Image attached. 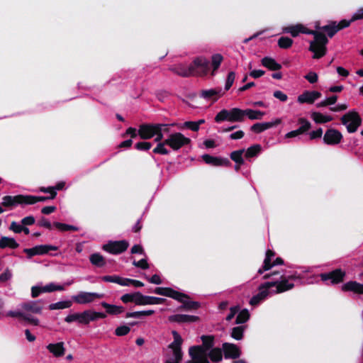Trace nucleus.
I'll return each instance as SVG.
<instances>
[{
    "instance_id": "18",
    "label": "nucleus",
    "mask_w": 363,
    "mask_h": 363,
    "mask_svg": "<svg viewBox=\"0 0 363 363\" xmlns=\"http://www.w3.org/2000/svg\"><path fill=\"white\" fill-rule=\"evenodd\" d=\"M298 123L301 126L296 130L287 133L285 135L286 138H292L299 135L304 134L311 128V123L305 118H299Z\"/></svg>"
},
{
    "instance_id": "52",
    "label": "nucleus",
    "mask_w": 363,
    "mask_h": 363,
    "mask_svg": "<svg viewBox=\"0 0 363 363\" xmlns=\"http://www.w3.org/2000/svg\"><path fill=\"white\" fill-rule=\"evenodd\" d=\"M178 128L181 129L186 128L194 132L199 130L196 121H186L182 125H179Z\"/></svg>"
},
{
    "instance_id": "60",
    "label": "nucleus",
    "mask_w": 363,
    "mask_h": 363,
    "mask_svg": "<svg viewBox=\"0 0 363 363\" xmlns=\"http://www.w3.org/2000/svg\"><path fill=\"white\" fill-rule=\"evenodd\" d=\"M353 21H352V18L350 20H346V19H343L342 21H340L338 23H336V27H337V30H342L345 28H347L350 26L351 23H352Z\"/></svg>"
},
{
    "instance_id": "35",
    "label": "nucleus",
    "mask_w": 363,
    "mask_h": 363,
    "mask_svg": "<svg viewBox=\"0 0 363 363\" xmlns=\"http://www.w3.org/2000/svg\"><path fill=\"white\" fill-rule=\"evenodd\" d=\"M317 28L325 32L327 35L330 38H333L338 32L336 27V21H330L329 24L322 27L318 26Z\"/></svg>"
},
{
    "instance_id": "15",
    "label": "nucleus",
    "mask_w": 363,
    "mask_h": 363,
    "mask_svg": "<svg viewBox=\"0 0 363 363\" xmlns=\"http://www.w3.org/2000/svg\"><path fill=\"white\" fill-rule=\"evenodd\" d=\"M158 127V123H143L139 126L138 134L140 139L147 140L152 138Z\"/></svg>"
},
{
    "instance_id": "53",
    "label": "nucleus",
    "mask_w": 363,
    "mask_h": 363,
    "mask_svg": "<svg viewBox=\"0 0 363 363\" xmlns=\"http://www.w3.org/2000/svg\"><path fill=\"white\" fill-rule=\"evenodd\" d=\"M152 147V143L150 142H138L135 143V148L139 151H147Z\"/></svg>"
},
{
    "instance_id": "50",
    "label": "nucleus",
    "mask_w": 363,
    "mask_h": 363,
    "mask_svg": "<svg viewBox=\"0 0 363 363\" xmlns=\"http://www.w3.org/2000/svg\"><path fill=\"white\" fill-rule=\"evenodd\" d=\"M293 42V40L289 37L281 36L278 40V45L280 48L288 49L291 47Z\"/></svg>"
},
{
    "instance_id": "57",
    "label": "nucleus",
    "mask_w": 363,
    "mask_h": 363,
    "mask_svg": "<svg viewBox=\"0 0 363 363\" xmlns=\"http://www.w3.org/2000/svg\"><path fill=\"white\" fill-rule=\"evenodd\" d=\"M40 191L50 194L49 198H50L51 199H54L57 196V191H55L53 186H42L40 188Z\"/></svg>"
},
{
    "instance_id": "37",
    "label": "nucleus",
    "mask_w": 363,
    "mask_h": 363,
    "mask_svg": "<svg viewBox=\"0 0 363 363\" xmlns=\"http://www.w3.org/2000/svg\"><path fill=\"white\" fill-rule=\"evenodd\" d=\"M274 283H271L269 281L259 285L258 288V295L262 298V300H264L269 295V289L272 287H274Z\"/></svg>"
},
{
    "instance_id": "27",
    "label": "nucleus",
    "mask_w": 363,
    "mask_h": 363,
    "mask_svg": "<svg viewBox=\"0 0 363 363\" xmlns=\"http://www.w3.org/2000/svg\"><path fill=\"white\" fill-rule=\"evenodd\" d=\"M220 89H203L200 91L199 96L206 100L216 101L220 97Z\"/></svg>"
},
{
    "instance_id": "17",
    "label": "nucleus",
    "mask_w": 363,
    "mask_h": 363,
    "mask_svg": "<svg viewBox=\"0 0 363 363\" xmlns=\"http://www.w3.org/2000/svg\"><path fill=\"white\" fill-rule=\"evenodd\" d=\"M203 162L213 167H230V161L225 157H215L208 154H204L201 156Z\"/></svg>"
},
{
    "instance_id": "61",
    "label": "nucleus",
    "mask_w": 363,
    "mask_h": 363,
    "mask_svg": "<svg viewBox=\"0 0 363 363\" xmlns=\"http://www.w3.org/2000/svg\"><path fill=\"white\" fill-rule=\"evenodd\" d=\"M38 225L40 227H43L49 230L52 229V224L46 218L43 216L41 217V218L38 220Z\"/></svg>"
},
{
    "instance_id": "21",
    "label": "nucleus",
    "mask_w": 363,
    "mask_h": 363,
    "mask_svg": "<svg viewBox=\"0 0 363 363\" xmlns=\"http://www.w3.org/2000/svg\"><path fill=\"white\" fill-rule=\"evenodd\" d=\"M168 320L171 323H194L199 320V317L186 314H175L169 316Z\"/></svg>"
},
{
    "instance_id": "4",
    "label": "nucleus",
    "mask_w": 363,
    "mask_h": 363,
    "mask_svg": "<svg viewBox=\"0 0 363 363\" xmlns=\"http://www.w3.org/2000/svg\"><path fill=\"white\" fill-rule=\"evenodd\" d=\"M245 110L239 108H233L230 110L223 109L217 113L214 120L216 123H221L224 121L230 122H242L245 120Z\"/></svg>"
},
{
    "instance_id": "40",
    "label": "nucleus",
    "mask_w": 363,
    "mask_h": 363,
    "mask_svg": "<svg viewBox=\"0 0 363 363\" xmlns=\"http://www.w3.org/2000/svg\"><path fill=\"white\" fill-rule=\"evenodd\" d=\"M265 115V113L259 110H253L250 108L245 109V116L250 120H261Z\"/></svg>"
},
{
    "instance_id": "5",
    "label": "nucleus",
    "mask_w": 363,
    "mask_h": 363,
    "mask_svg": "<svg viewBox=\"0 0 363 363\" xmlns=\"http://www.w3.org/2000/svg\"><path fill=\"white\" fill-rule=\"evenodd\" d=\"M362 121L359 114L355 111H349L341 118L342 123L347 125V130L350 133L356 132L361 125Z\"/></svg>"
},
{
    "instance_id": "1",
    "label": "nucleus",
    "mask_w": 363,
    "mask_h": 363,
    "mask_svg": "<svg viewBox=\"0 0 363 363\" xmlns=\"http://www.w3.org/2000/svg\"><path fill=\"white\" fill-rule=\"evenodd\" d=\"M307 34L313 35L314 40L311 41L309 51L313 52V59H320L325 56L327 52L326 45L328 43L327 36L320 31L308 30Z\"/></svg>"
},
{
    "instance_id": "23",
    "label": "nucleus",
    "mask_w": 363,
    "mask_h": 363,
    "mask_svg": "<svg viewBox=\"0 0 363 363\" xmlns=\"http://www.w3.org/2000/svg\"><path fill=\"white\" fill-rule=\"evenodd\" d=\"M341 290L344 292H353L356 294H363V284L356 281H350L342 285Z\"/></svg>"
},
{
    "instance_id": "34",
    "label": "nucleus",
    "mask_w": 363,
    "mask_h": 363,
    "mask_svg": "<svg viewBox=\"0 0 363 363\" xmlns=\"http://www.w3.org/2000/svg\"><path fill=\"white\" fill-rule=\"evenodd\" d=\"M89 261L92 265L99 268L104 267L106 264V261L105 258L100 253L98 252L91 254L89 256Z\"/></svg>"
},
{
    "instance_id": "29",
    "label": "nucleus",
    "mask_w": 363,
    "mask_h": 363,
    "mask_svg": "<svg viewBox=\"0 0 363 363\" xmlns=\"http://www.w3.org/2000/svg\"><path fill=\"white\" fill-rule=\"evenodd\" d=\"M18 247L19 244L13 238L2 236L0 238V249L10 248L15 250Z\"/></svg>"
},
{
    "instance_id": "43",
    "label": "nucleus",
    "mask_w": 363,
    "mask_h": 363,
    "mask_svg": "<svg viewBox=\"0 0 363 363\" xmlns=\"http://www.w3.org/2000/svg\"><path fill=\"white\" fill-rule=\"evenodd\" d=\"M209 358L213 362H219L223 359L222 349L216 347L211 350L208 354Z\"/></svg>"
},
{
    "instance_id": "20",
    "label": "nucleus",
    "mask_w": 363,
    "mask_h": 363,
    "mask_svg": "<svg viewBox=\"0 0 363 363\" xmlns=\"http://www.w3.org/2000/svg\"><path fill=\"white\" fill-rule=\"evenodd\" d=\"M281 123L280 118H277L274 121L257 123L252 125L250 130L255 133H260L266 130L275 127Z\"/></svg>"
},
{
    "instance_id": "16",
    "label": "nucleus",
    "mask_w": 363,
    "mask_h": 363,
    "mask_svg": "<svg viewBox=\"0 0 363 363\" xmlns=\"http://www.w3.org/2000/svg\"><path fill=\"white\" fill-rule=\"evenodd\" d=\"M271 283H274V286L276 287L274 291L275 294H281L286 291L291 290L294 287L293 283H289L288 278L284 274L280 275L279 279H274L270 281Z\"/></svg>"
},
{
    "instance_id": "33",
    "label": "nucleus",
    "mask_w": 363,
    "mask_h": 363,
    "mask_svg": "<svg viewBox=\"0 0 363 363\" xmlns=\"http://www.w3.org/2000/svg\"><path fill=\"white\" fill-rule=\"evenodd\" d=\"M186 298H182V301H179L182 305L179 307L180 310L184 311H194L200 308L201 303L198 301L185 300Z\"/></svg>"
},
{
    "instance_id": "62",
    "label": "nucleus",
    "mask_w": 363,
    "mask_h": 363,
    "mask_svg": "<svg viewBox=\"0 0 363 363\" xmlns=\"http://www.w3.org/2000/svg\"><path fill=\"white\" fill-rule=\"evenodd\" d=\"M273 96L276 99L280 100L282 102H285L288 99L287 95L286 94H284V92H282L281 91H279V90L275 91L274 92V94H273Z\"/></svg>"
},
{
    "instance_id": "30",
    "label": "nucleus",
    "mask_w": 363,
    "mask_h": 363,
    "mask_svg": "<svg viewBox=\"0 0 363 363\" xmlns=\"http://www.w3.org/2000/svg\"><path fill=\"white\" fill-rule=\"evenodd\" d=\"M262 65L272 71H278L281 69V65L270 57H264L261 60Z\"/></svg>"
},
{
    "instance_id": "59",
    "label": "nucleus",
    "mask_w": 363,
    "mask_h": 363,
    "mask_svg": "<svg viewBox=\"0 0 363 363\" xmlns=\"http://www.w3.org/2000/svg\"><path fill=\"white\" fill-rule=\"evenodd\" d=\"M304 78L308 80L311 84H314L318 82V76L314 72H309Z\"/></svg>"
},
{
    "instance_id": "14",
    "label": "nucleus",
    "mask_w": 363,
    "mask_h": 363,
    "mask_svg": "<svg viewBox=\"0 0 363 363\" xmlns=\"http://www.w3.org/2000/svg\"><path fill=\"white\" fill-rule=\"evenodd\" d=\"M103 297V294L81 291L78 294L72 296V299L78 304H86L93 302L96 298Z\"/></svg>"
},
{
    "instance_id": "47",
    "label": "nucleus",
    "mask_w": 363,
    "mask_h": 363,
    "mask_svg": "<svg viewBox=\"0 0 363 363\" xmlns=\"http://www.w3.org/2000/svg\"><path fill=\"white\" fill-rule=\"evenodd\" d=\"M245 328L246 326L243 325L233 328L230 333L231 337L237 340H242L243 338V333Z\"/></svg>"
},
{
    "instance_id": "41",
    "label": "nucleus",
    "mask_w": 363,
    "mask_h": 363,
    "mask_svg": "<svg viewBox=\"0 0 363 363\" xmlns=\"http://www.w3.org/2000/svg\"><path fill=\"white\" fill-rule=\"evenodd\" d=\"M155 313V311L153 310H147V311H135V312H127L125 314V318H140L143 316H149L152 315Z\"/></svg>"
},
{
    "instance_id": "63",
    "label": "nucleus",
    "mask_w": 363,
    "mask_h": 363,
    "mask_svg": "<svg viewBox=\"0 0 363 363\" xmlns=\"http://www.w3.org/2000/svg\"><path fill=\"white\" fill-rule=\"evenodd\" d=\"M23 225L17 223L16 221L11 222L9 230H12L15 233H21L22 232Z\"/></svg>"
},
{
    "instance_id": "19",
    "label": "nucleus",
    "mask_w": 363,
    "mask_h": 363,
    "mask_svg": "<svg viewBox=\"0 0 363 363\" xmlns=\"http://www.w3.org/2000/svg\"><path fill=\"white\" fill-rule=\"evenodd\" d=\"M222 350L225 359H237L241 354L240 348L233 343L224 342L222 345Z\"/></svg>"
},
{
    "instance_id": "6",
    "label": "nucleus",
    "mask_w": 363,
    "mask_h": 363,
    "mask_svg": "<svg viewBox=\"0 0 363 363\" xmlns=\"http://www.w3.org/2000/svg\"><path fill=\"white\" fill-rule=\"evenodd\" d=\"M209 61L204 57L195 58L190 64L192 76L203 77L208 74L210 66Z\"/></svg>"
},
{
    "instance_id": "32",
    "label": "nucleus",
    "mask_w": 363,
    "mask_h": 363,
    "mask_svg": "<svg viewBox=\"0 0 363 363\" xmlns=\"http://www.w3.org/2000/svg\"><path fill=\"white\" fill-rule=\"evenodd\" d=\"M169 70L182 77H189L192 76L193 74V72H191L190 65L186 67L184 65H179L175 67H170Z\"/></svg>"
},
{
    "instance_id": "26",
    "label": "nucleus",
    "mask_w": 363,
    "mask_h": 363,
    "mask_svg": "<svg viewBox=\"0 0 363 363\" xmlns=\"http://www.w3.org/2000/svg\"><path fill=\"white\" fill-rule=\"evenodd\" d=\"M276 253L274 251L272 250H267L266 252L265 258L264 259L262 267L259 269L257 273L259 274H263L264 272L271 269L273 267V264H272V259L275 256Z\"/></svg>"
},
{
    "instance_id": "46",
    "label": "nucleus",
    "mask_w": 363,
    "mask_h": 363,
    "mask_svg": "<svg viewBox=\"0 0 363 363\" xmlns=\"http://www.w3.org/2000/svg\"><path fill=\"white\" fill-rule=\"evenodd\" d=\"M250 315L247 309H242L238 314L235 319V324H242L246 323L250 319Z\"/></svg>"
},
{
    "instance_id": "51",
    "label": "nucleus",
    "mask_w": 363,
    "mask_h": 363,
    "mask_svg": "<svg viewBox=\"0 0 363 363\" xmlns=\"http://www.w3.org/2000/svg\"><path fill=\"white\" fill-rule=\"evenodd\" d=\"M165 145H167V144L164 143V140L157 143V146L153 149L152 152L160 155H168L169 151L165 147Z\"/></svg>"
},
{
    "instance_id": "55",
    "label": "nucleus",
    "mask_w": 363,
    "mask_h": 363,
    "mask_svg": "<svg viewBox=\"0 0 363 363\" xmlns=\"http://www.w3.org/2000/svg\"><path fill=\"white\" fill-rule=\"evenodd\" d=\"M130 328L128 325H121L115 330V335L117 336H124L129 333Z\"/></svg>"
},
{
    "instance_id": "58",
    "label": "nucleus",
    "mask_w": 363,
    "mask_h": 363,
    "mask_svg": "<svg viewBox=\"0 0 363 363\" xmlns=\"http://www.w3.org/2000/svg\"><path fill=\"white\" fill-rule=\"evenodd\" d=\"M133 264L135 267L140 268L142 269H147L150 267L149 264L147 263V261L145 259H142L139 261L134 260L133 262Z\"/></svg>"
},
{
    "instance_id": "48",
    "label": "nucleus",
    "mask_w": 363,
    "mask_h": 363,
    "mask_svg": "<svg viewBox=\"0 0 363 363\" xmlns=\"http://www.w3.org/2000/svg\"><path fill=\"white\" fill-rule=\"evenodd\" d=\"M223 60V57L220 54H214L212 55L211 65L213 67V72H212L213 75L214 74V72L216 71L219 68Z\"/></svg>"
},
{
    "instance_id": "11",
    "label": "nucleus",
    "mask_w": 363,
    "mask_h": 363,
    "mask_svg": "<svg viewBox=\"0 0 363 363\" xmlns=\"http://www.w3.org/2000/svg\"><path fill=\"white\" fill-rule=\"evenodd\" d=\"M18 205H27L26 195L4 196L2 198L1 206L5 208L12 209Z\"/></svg>"
},
{
    "instance_id": "10",
    "label": "nucleus",
    "mask_w": 363,
    "mask_h": 363,
    "mask_svg": "<svg viewBox=\"0 0 363 363\" xmlns=\"http://www.w3.org/2000/svg\"><path fill=\"white\" fill-rule=\"evenodd\" d=\"M345 276V272L341 269H335L330 272L320 274L322 281H330L333 285L343 282Z\"/></svg>"
},
{
    "instance_id": "13",
    "label": "nucleus",
    "mask_w": 363,
    "mask_h": 363,
    "mask_svg": "<svg viewBox=\"0 0 363 363\" xmlns=\"http://www.w3.org/2000/svg\"><path fill=\"white\" fill-rule=\"evenodd\" d=\"M342 138V134L340 130L330 128L325 132L323 140L325 145L334 146L340 143Z\"/></svg>"
},
{
    "instance_id": "31",
    "label": "nucleus",
    "mask_w": 363,
    "mask_h": 363,
    "mask_svg": "<svg viewBox=\"0 0 363 363\" xmlns=\"http://www.w3.org/2000/svg\"><path fill=\"white\" fill-rule=\"evenodd\" d=\"M101 306L106 309V312L109 315H118L125 311L123 306L113 305L106 302H101Z\"/></svg>"
},
{
    "instance_id": "45",
    "label": "nucleus",
    "mask_w": 363,
    "mask_h": 363,
    "mask_svg": "<svg viewBox=\"0 0 363 363\" xmlns=\"http://www.w3.org/2000/svg\"><path fill=\"white\" fill-rule=\"evenodd\" d=\"M298 102L300 104H313V99L312 96V92L311 91H305L302 94L298 96L297 99Z\"/></svg>"
},
{
    "instance_id": "8",
    "label": "nucleus",
    "mask_w": 363,
    "mask_h": 363,
    "mask_svg": "<svg viewBox=\"0 0 363 363\" xmlns=\"http://www.w3.org/2000/svg\"><path fill=\"white\" fill-rule=\"evenodd\" d=\"M129 246L128 241L123 240L118 241H109L103 245L102 249L113 255L121 254L126 251Z\"/></svg>"
},
{
    "instance_id": "49",
    "label": "nucleus",
    "mask_w": 363,
    "mask_h": 363,
    "mask_svg": "<svg viewBox=\"0 0 363 363\" xmlns=\"http://www.w3.org/2000/svg\"><path fill=\"white\" fill-rule=\"evenodd\" d=\"M27 196V205H32L35 204L38 202H44L49 199H51L49 198V196H33V195H26Z\"/></svg>"
},
{
    "instance_id": "64",
    "label": "nucleus",
    "mask_w": 363,
    "mask_h": 363,
    "mask_svg": "<svg viewBox=\"0 0 363 363\" xmlns=\"http://www.w3.org/2000/svg\"><path fill=\"white\" fill-rule=\"evenodd\" d=\"M363 19V8L359 9L352 16V21Z\"/></svg>"
},
{
    "instance_id": "25",
    "label": "nucleus",
    "mask_w": 363,
    "mask_h": 363,
    "mask_svg": "<svg viewBox=\"0 0 363 363\" xmlns=\"http://www.w3.org/2000/svg\"><path fill=\"white\" fill-rule=\"evenodd\" d=\"M21 307L23 310L26 311H30L33 313L40 314L42 312L43 306L41 304V301H32L23 303L21 305Z\"/></svg>"
},
{
    "instance_id": "54",
    "label": "nucleus",
    "mask_w": 363,
    "mask_h": 363,
    "mask_svg": "<svg viewBox=\"0 0 363 363\" xmlns=\"http://www.w3.org/2000/svg\"><path fill=\"white\" fill-rule=\"evenodd\" d=\"M235 79V72H233V71L230 72L228 74L226 82H225V89L226 91H228L230 89V87L232 86V85L234 83Z\"/></svg>"
},
{
    "instance_id": "44",
    "label": "nucleus",
    "mask_w": 363,
    "mask_h": 363,
    "mask_svg": "<svg viewBox=\"0 0 363 363\" xmlns=\"http://www.w3.org/2000/svg\"><path fill=\"white\" fill-rule=\"evenodd\" d=\"M244 152H245V149H240V150L233 151L230 154V157L236 164H244L245 160L242 157V154L244 153Z\"/></svg>"
},
{
    "instance_id": "42",
    "label": "nucleus",
    "mask_w": 363,
    "mask_h": 363,
    "mask_svg": "<svg viewBox=\"0 0 363 363\" xmlns=\"http://www.w3.org/2000/svg\"><path fill=\"white\" fill-rule=\"evenodd\" d=\"M72 301H59L55 303H51L49 305L48 308L51 311L52 310H60L69 308L72 306Z\"/></svg>"
},
{
    "instance_id": "2",
    "label": "nucleus",
    "mask_w": 363,
    "mask_h": 363,
    "mask_svg": "<svg viewBox=\"0 0 363 363\" xmlns=\"http://www.w3.org/2000/svg\"><path fill=\"white\" fill-rule=\"evenodd\" d=\"M121 300L123 303H134L137 306L162 304L167 301L166 298L145 296L140 291L125 294L121 297Z\"/></svg>"
},
{
    "instance_id": "56",
    "label": "nucleus",
    "mask_w": 363,
    "mask_h": 363,
    "mask_svg": "<svg viewBox=\"0 0 363 363\" xmlns=\"http://www.w3.org/2000/svg\"><path fill=\"white\" fill-rule=\"evenodd\" d=\"M323 128H318L315 130L311 131L308 133L309 139L311 140L320 139V138H321V137L323 135Z\"/></svg>"
},
{
    "instance_id": "39",
    "label": "nucleus",
    "mask_w": 363,
    "mask_h": 363,
    "mask_svg": "<svg viewBox=\"0 0 363 363\" xmlns=\"http://www.w3.org/2000/svg\"><path fill=\"white\" fill-rule=\"evenodd\" d=\"M262 151V146L259 144H255L249 147L245 151V157L247 159L257 156Z\"/></svg>"
},
{
    "instance_id": "38",
    "label": "nucleus",
    "mask_w": 363,
    "mask_h": 363,
    "mask_svg": "<svg viewBox=\"0 0 363 363\" xmlns=\"http://www.w3.org/2000/svg\"><path fill=\"white\" fill-rule=\"evenodd\" d=\"M311 118L318 124L325 123L333 120L332 116H324L320 112H313L311 113Z\"/></svg>"
},
{
    "instance_id": "7",
    "label": "nucleus",
    "mask_w": 363,
    "mask_h": 363,
    "mask_svg": "<svg viewBox=\"0 0 363 363\" xmlns=\"http://www.w3.org/2000/svg\"><path fill=\"white\" fill-rule=\"evenodd\" d=\"M191 139L185 137L181 133H174L164 140V143L173 150H178L182 147L191 143Z\"/></svg>"
},
{
    "instance_id": "22",
    "label": "nucleus",
    "mask_w": 363,
    "mask_h": 363,
    "mask_svg": "<svg viewBox=\"0 0 363 363\" xmlns=\"http://www.w3.org/2000/svg\"><path fill=\"white\" fill-rule=\"evenodd\" d=\"M189 354L195 363H199L204 358H206V353L203 347L192 346L189 349Z\"/></svg>"
},
{
    "instance_id": "28",
    "label": "nucleus",
    "mask_w": 363,
    "mask_h": 363,
    "mask_svg": "<svg viewBox=\"0 0 363 363\" xmlns=\"http://www.w3.org/2000/svg\"><path fill=\"white\" fill-rule=\"evenodd\" d=\"M309 29L306 28L301 24H297L295 26H290L284 28L283 30L284 33H290L292 37H296L300 33H305L307 34V31H308Z\"/></svg>"
},
{
    "instance_id": "12",
    "label": "nucleus",
    "mask_w": 363,
    "mask_h": 363,
    "mask_svg": "<svg viewBox=\"0 0 363 363\" xmlns=\"http://www.w3.org/2000/svg\"><path fill=\"white\" fill-rule=\"evenodd\" d=\"M153 292L158 295L172 298L177 301H182V298H190L189 295L170 287H156Z\"/></svg>"
},
{
    "instance_id": "9",
    "label": "nucleus",
    "mask_w": 363,
    "mask_h": 363,
    "mask_svg": "<svg viewBox=\"0 0 363 363\" xmlns=\"http://www.w3.org/2000/svg\"><path fill=\"white\" fill-rule=\"evenodd\" d=\"M58 250L57 246L50 245H36L32 248H25L23 252L26 254L28 259H31L35 255H43L48 254L50 250L56 251Z\"/></svg>"
},
{
    "instance_id": "3",
    "label": "nucleus",
    "mask_w": 363,
    "mask_h": 363,
    "mask_svg": "<svg viewBox=\"0 0 363 363\" xmlns=\"http://www.w3.org/2000/svg\"><path fill=\"white\" fill-rule=\"evenodd\" d=\"M106 314L101 312H96L91 310H86L82 313H74L65 317V321L67 323L77 322L80 325H87L91 321L99 318H105Z\"/></svg>"
},
{
    "instance_id": "24",
    "label": "nucleus",
    "mask_w": 363,
    "mask_h": 363,
    "mask_svg": "<svg viewBox=\"0 0 363 363\" xmlns=\"http://www.w3.org/2000/svg\"><path fill=\"white\" fill-rule=\"evenodd\" d=\"M46 348L55 357H62L65 353L63 342L50 343L46 346Z\"/></svg>"
},
{
    "instance_id": "36",
    "label": "nucleus",
    "mask_w": 363,
    "mask_h": 363,
    "mask_svg": "<svg viewBox=\"0 0 363 363\" xmlns=\"http://www.w3.org/2000/svg\"><path fill=\"white\" fill-rule=\"evenodd\" d=\"M201 340L202 341L201 347H203L205 350V353L211 349H213L214 345L215 337L213 335H202L201 337Z\"/></svg>"
}]
</instances>
